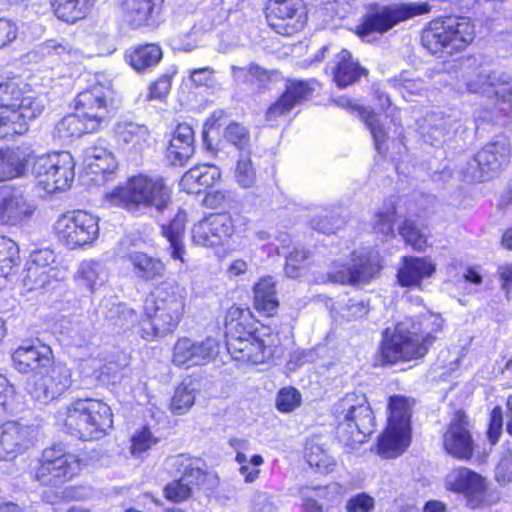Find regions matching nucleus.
Segmentation results:
<instances>
[{"label":"nucleus","mask_w":512,"mask_h":512,"mask_svg":"<svg viewBox=\"0 0 512 512\" xmlns=\"http://www.w3.org/2000/svg\"><path fill=\"white\" fill-rule=\"evenodd\" d=\"M444 319L439 314L425 313L417 321L406 319L382 336L380 359L383 364H395L424 357L441 332Z\"/></svg>","instance_id":"f257e3e1"},{"label":"nucleus","mask_w":512,"mask_h":512,"mask_svg":"<svg viewBox=\"0 0 512 512\" xmlns=\"http://www.w3.org/2000/svg\"><path fill=\"white\" fill-rule=\"evenodd\" d=\"M110 87L94 85L77 95L75 114L63 117L54 128V136L61 140L78 138L84 133H93L108 125L111 99Z\"/></svg>","instance_id":"f03ea898"},{"label":"nucleus","mask_w":512,"mask_h":512,"mask_svg":"<svg viewBox=\"0 0 512 512\" xmlns=\"http://www.w3.org/2000/svg\"><path fill=\"white\" fill-rule=\"evenodd\" d=\"M186 290L176 283L164 282L145 301L147 322L141 328L143 339L152 341L172 333L185 310Z\"/></svg>","instance_id":"7ed1b4c3"},{"label":"nucleus","mask_w":512,"mask_h":512,"mask_svg":"<svg viewBox=\"0 0 512 512\" xmlns=\"http://www.w3.org/2000/svg\"><path fill=\"white\" fill-rule=\"evenodd\" d=\"M57 424L70 435L84 441L99 440L113 428V413L102 400L77 399L61 408Z\"/></svg>","instance_id":"20e7f679"},{"label":"nucleus","mask_w":512,"mask_h":512,"mask_svg":"<svg viewBox=\"0 0 512 512\" xmlns=\"http://www.w3.org/2000/svg\"><path fill=\"white\" fill-rule=\"evenodd\" d=\"M44 108L43 98L23 95L19 81L0 82V139L24 134L29 121L40 116Z\"/></svg>","instance_id":"39448f33"},{"label":"nucleus","mask_w":512,"mask_h":512,"mask_svg":"<svg viewBox=\"0 0 512 512\" xmlns=\"http://www.w3.org/2000/svg\"><path fill=\"white\" fill-rule=\"evenodd\" d=\"M171 193L162 177L138 174L128 178L125 185L113 190L109 199L127 210L144 207L163 212L171 204Z\"/></svg>","instance_id":"423d86ee"},{"label":"nucleus","mask_w":512,"mask_h":512,"mask_svg":"<svg viewBox=\"0 0 512 512\" xmlns=\"http://www.w3.org/2000/svg\"><path fill=\"white\" fill-rule=\"evenodd\" d=\"M475 37L474 25L466 17L437 18L423 29L421 42L431 54L442 56L463 51Z\"/></svg>","instance_id":"0eeeda50"},{"label":"nucleus","mask_w":512,"mask_h":512,"mask_svg":"<svg viewBox=\"0 0 512 512\" xmlns=\"http://www.w3.org/2000/svg\"><path fill=\"white\" fill-rule=\"evenodd\" d=\"M336 435L345 445L362 443L373 433L375 418L364 394H346L336 405Z\"/></svg>","instance_id":"6e6552de"},{"label":"nucleus","mask_w":512,"mask_h":512,"mask_svg":"<svg viewBox=\"0 0 512 512\" xmlns=\"http://www.w3.org/2000/svg\"><path fill=\"white\" fill-rule=\"evenodd\" d=\"M32 174L47 193L70 188L75 176V162L67 151L54 152L34 158Z\"/></svg>","instance_id":"1a4fd4ad"},{"label":"nucleus","mask_w":512,"mask_h":512,"mask_svg":"<svg viewBox=\"0 0 512 512\" xmlns=\"http://www.w3.org/2000/svg\"><path fill=\"white\" fill-rule=\"evenodd\" d=\"M382 269L379 252L372 248H360L351 254L349 262H333L328 277L339 284L368 283L376 278Z\"/></svg>","instance_id":"9d476101"},{"label":"nucleus","mask_w":512,"mask_h":512,"mask_svg":"<svg viewBox=\"0 0 512 512\" xmlns=\"http://www.w3.org/2000/svg\"><path fill=\"white\" fill-rule=\"evenodd\" d=\"M430 10L431 6L428 2L382 6L364 18L363 22L357 27V34L361 38H366L374 32L382 34L398 23L427 14Z\"/></svg>","instance_id":"9b49d317"},{"label":"nucleus","mask_w":512,"mask_h":512,"mask_svg":"<svg viewBox=\"0 0 512 512\" xmlns=\"http://www.w3.org/2000/svg\"><path fill=\"white\" fill-rule=\"evenodd\" d=\"M59 241L70 248L94 242L99 235V218L84 210L61 215L54 224Z\"/></svg>","instance_id":"f8f14e48"},{"label":"nucleus","mask_w":512,"mask_h":512,"mask_svg":"<svg viewBox=\"0 0 512 512\" xmlns=\"http://www.w3.org/2000/svg\"><path fill=\"white\" fill-rule=\"evenodd\" d=\"M82 468V460L67 453L61 445H54L43 452V459L36 478L43 485H60L77 475Z\"/></svg>","instance_id":"ddd939ff"},{"label":"nucleus","mask_w":512,"mask_h":512,"mask_svg":"<svg viewBox=\"0 0 512 512\" xmlns=\"http://www.w3.org/2000/svg\"><path fill=\"white\" fill-rule=\"evenodd\" d=\"M446 490L464 497L471 509L488 504V482L479 473L463 466L450 470L444 478Z\"/></svg>","instance_id":"4468645a"},{"label":"nucleus","mask_w":512,"mask_h":512,"mask_svg":"<svg viewBox=\"0 0 512 512\" xmlns=\"http://www.w3.org/2000/svg\"><path fill=\"white\" fill-rule=\"evenodd\" d=\"M266 18L276 33L287 36L302 30L307 21L302 0H269Z\"/></svg>","instance_id":"2eb2a0df"},{"label":"nucleus","mask_w":512,"mask_h":512,"mask_svg":"<svg viewBox=\"0 0 512 512\" xmlns=\"http://www.w3.org/2000/svg\"><path fill=\"white\" fill-rule=\"evenodd\" d=\"M277 341L276 335L261 331L243 340L233 339L226 345L234 360L243 363L262 364L276 353Z\"/></svg>","instance_id":"dca6fc26"},{"label":"nucleus","mask_w":512,"mask_h":512,"mask_svg":"<svg viewBox=\"0 0 512 512\" xmlns=\"http://www.w3.org/2000/svg\"><path fill=\"white\" fill-rule=\"evenodd\" d=\"M218 353L219 342L212 337H206L201 341L181 337L174 344L172 362L178 367L189 369L210 363Z\"/></svg>","instance_id":"f3484780"},{"label":"nucleus","mask_w":512,"mask_h":512,"mask_svg":"<svg viewBox=\"0 0 512 512\" xmlns=\"http://www.w3.org/2000/svg\"><path fill=\"white\" fill-rule=\"evenodd\" d=\"M35 210V205L19 188L0 187V225L20 226L31 219Z\"/></svg>","instance_id":"a211bd4d"},{"label":"nucleus","mask_w":512,"mask_h":512,"mask_svg":"<svg viewBox=\"0 0 512 512\" xmlns=\"http://www.w3.org/2000/svg\"><path fill=\"white\" fill-rule=\"evenodd\" d=\"M466 88L471 93L495 96L501 104H507L512 111V80L503 72L482 70L466 80Z\"/></svg>","instance_id":"6ab92c4d"},{"label":"nucleus","mask_w":512,"mask_h":512,"mask_svg":"<svg viewBox=\"0 0 512 512\" xmlns=\"http://www.w3.org/2000/svg\"><path fill=\"white\" fill-rule=\"evenodd\" d=\"M443 447L448 455L457 460L468 461L473 457L474 441L467 419L461 411L455 413L443 434Z\"/></svg>","instance_id":"aec40b11"},{"label":"nucleus","mask_w":512,"mask_h":512,"mask_svg":"<svg viewBox=\"0 0 512 512\" xmlns=\"http://www.w3.org/2000/svg\"><path fill=\"white\" fill-rule=\"evenodd\" d=\"M55 255L49 249L31 253L22 276V286L27 292L44 288L56 277Z\"/></svg>","instance_id":"412c9836"},{"label":"nucleus","mask_w":512,"mask_h":512,"mask_svg":"<svg viewBox=\"0 0 512 512\" xmlns=\"http://www.w3.org/2000/svg\"><path fill=\"white\" fill-rule=\"evenodd\" d=\"M458 126V120L455 116L441 111H432L427 113L420 122L419 133L426 143L439 146L446 141Z\"/></svg>","instance_id":"4be33fe9"},{"label":"nucleus","mask_w":512,"mask_h":512,"mask_svg":"<svg viewBox=\"0 0 512 512\" xmlns=\"http://www.w3.org/2000/svg\"><path fill=\"white\" fill-rule=\"evenodd\" d=\"M52 350L44 344L20 346L12 354L15 368L21 373L42 374L52 364Z\"/></svg>","instance_id":"5701e85b"},{"label":"nucleus","mask_w":512,"mask_h":512,"mask_svg":"<svg viewBox=\"0 0 512 512\" xmlns=\"http://www.w3.org/2000/svg\"><path fill=\"white\" fill-rule=\"evenodd\" d=\"M31 428L16 421L0 426V460H12L31 444Z\"/></svg>","instance_id":"b1692460"},{"label":"nucleus","mask_w":512,"mask_h":512,"mask_svg":"<svg viewBox=\"0 0 512 512\" xmlns=\"http://www.w3.org/2000/svg\"><path fill=\"white\" fill-rule=\"evenodd\" d=\"M70 384V369L63 365H55L48 374L41 376L34 382L31 393L38 401L48 402L64 393Z\"/></svg>","instance_id":"393cba45"},{"label":"nucleus","mask_w":512,"mask_h":512,"mask_svg":"<svg viewBox=\"0 0 512 512\" xmlns=\"http://www.w3.org/2000/svg\"><path fill=\"white\" fill-rule=\"evenodd\" d=\"M33 154L27 144L0 149V182L22 177Z\"/></svg>","instance_id":"a878e982"},{"label":"nucleus","mask_w":512,"mask_h":512,"mask_svg":"<svg viewBox=\"0 0 512 512\" xmlns=\"http://www.w3.org/2000/svg\"><path fill=\"white\" fill-rule=\"evenodd\" d=\"M114 131L118 145L129 154L140 155L149 145L150 133L144 125L122 121L115 125Z\"/></svg>","instance_id":"bb28decb"},{"label":"nucleus","mask_w":512,"mask_h":512,"mask_svg":"<svg viewBox=\"0 0 512 512\" xmlns=\"http://www.w3.org/2000/svg\"><path fill=\"white\" fill-rule=\"evenodd\" d=\"M162 0H122L124 20L134 28L154 26L158 20V6Z\"/></svg>","instance_id":"cd10ccee"},{"label":"nucleus","mask_w":512,"mask_h":512,"mask_svg":"<svg viewBox=\"0 0 512 512\" xmlns=\"http://www.w3.org/2000/svg\"><path fill=\"white\" fill-rule=\"evenodd\" d=\"M194 131L186 123L179 124L169 142L166 158L172 165H184L194 153Z\"/></svg>","instance_id":"c85d7f7f"},{"label":"nucleus","mask_w":512,"mask_h":512,"mask_svg":"<svg viewBox=\"0 0 512 512\" xmlns=\"http://www.w3.org/2000/svg\"><path fill=\"white\" fill-rule=\"evenodd\" d=\"M127 261L133 276L141 281L152 282L166 274L165 263L145 252L133 251L128 254Z\"/></svg>","instance_id":"c756f323"},{"label":"nucleus","mask_w":512,"mask_h":512,"mask_svg":"<svg viewBox=\"0 0 512 512\" xmlns=\"http://www.w3.org/2000/svg\"><path fill=\"white\" fill-rule=\"evenodd\" d=\"M227 343L235 340H243L255 334L266 331L265 328L258 329L249 310L232 307L229 309L226 319Z\"/></svg>","instance_id":"7c9ffc66"},{"label":"nucleus","mask_w":512,"mask_h":512,"mask_svg":"<svg viewBox=\"0 0 512 512\" xmlns=\"http://www.w3.org/2000/svg\"><path fill=\"white\" fill-rule=\"evenodd\" d=\"M435 270V264L428 258L404 257L397 274L398 282L403 287H416L423 279L431 277Z\"/></svg>","instance_id":"2f4dec72"},{"label":"nucleus","mask_w":512,"mask_h":512,"mask_svg":"<svg viewBox=\"0 0 512 512\" xmlns=\"http://www.w3.org/2000/svg\"><path fill=\"white\" fill-rule=\"evenodd\" d=\"M510 158V144L506 139L490 142L477 153V161L482 164L490 177L499 172L508 164Z\"/></svg>","instance_id":"473e14b6"},{"label":"nucleus","mask_w":512,"mask_h":512,"mask_svg":"<svg viewBox=\"0 0 512 512\" xmlns=\"http://www.w3.org/2000/svg\"><path fill=\"white\" fill-rule=\"evenodd\" d=\"M83 163L88 173L102 175L103 181L117 168L113 153L102 145H93L85 149Z\"/></svg>","instance_id":"72a5a7b5"},{"label":"nucleus","mask_w":512,"mask_h":512,"mask_svg":"<svg viewBox=\"0 0 512 512\" xmlns=\"http://www.w3.org/2000/svg\"><path fill=\"white\" fill-rule=\"evenodd\" d=\"M220 178V170L215 165L201 164L188 170L180 180L183 191L194 194L200 193Z\"/></svg>","instance_id":"f704fd0d"},{"label":"nucleus","mask_w":512,"mask_h":512,"mask_svg":"<svg viewBox=\"0 0 512 512\" xmlns=\"http://www.w3.org/2000/svg\"><path fill=\"white\" fill-rule=\"evenodd\" d=\"M164 466L172 476H180V479L187 480L189 483H199L204 477L202 461L187 454L168 457Z\"/></svg>","instance_id":"c9c22d12"},{"label":"nucleus","mask_w":512,"mask_h":512,"mask_svg":"<svg viewBox=\"0 0 512 512\" xmlns=\"http://www.w3.org/2000/svg\"><path fill=\"white\" fill-rule=\"evenodd\" d=\"M186 224V213L179 210L174 218L168 225H162V234L169 242L168 251L174 260H179L181 263L185 262L184 256L186 254L185 245L183 242Z\"/></svg>","instance_id":"e433bc0d"},{"label":"nucleus","mask_w":512,"mask_h":512,"mask_svg":"<svg viewBox=\"0 0 512 512\" xmlns=\"http://www.w3.org/2000/svg\"><path fill=\"white\" fill-rule=\"evenodd\" d=\"M364 74L366 70L353 60L348 50L342 49L336 56V65L333 69V79L337 86L345 88L355 83Z\"/></svg>","instance_id":"4c0bfd02"},{"label":"nucleus","mask_w":512,"mask_h":512,"mask_svg":"<svg viewBox=\"0 0 512 512\" xmlns=\"http://www.w3.org/2000/svg\"><path fill=\"white\" fill-rule=\"evenodd\" d=\"M275 286L274 279L267 276L261 278L253 287L254 307L268 317L273 316L279 306Z\"/></svg>","instance_id":"58836bf2"},{"label":"nucleus","mask_w":512,"mask_h":512,"mask_svg":"<svg viewBox=\"0 0 512 512\" xmlns=\"http://www.w3.org/2000/svg\"><path fill=\"white\" fill-rule=\"evenodd\" d=\"M410 443V432L387 426L378 439V454L384 458H395L402 454Z\"/></svg>","instance_id":"ea45409f"},{"label":"nucleus","mask_w":512,"mask_h":512,"mask_svg":"<svg viewBox=\"0 0 512 512\" xmlns=\"http://www.w3.org/2000/svg\"><path fill=\"white\" fill-rule=\"evenodd\" d=\"M125 57L133 69L141 72L157 66L163 57V52L159 45L151 43L129 49Z\"/></svg>","instance_id":"a19ab883"},{"label":"nucleus","mask_w":512,"mask_h":512,"mask_svg":"<svg viewBox=\"0 0 512 512\" xmlns=\"http://www.w3.org/2000/svg\"><path fill=\"white\" fill-rule=\"evenodd\" d=\"M93 0H51V6L58 19L74 23L83 19L90 11Z\"/></svg>","instance_id":"79ce46f5"},{"label":"nucleus","mask_w":512,"mask_h":512,"mask_svg":"<svg viewBox=\"0 0 512 512\" xmlns=\"http://www.w3.org/2000/svg\"><path fill=\"white\" fill-rule=\"evenodd\" d=\"M108 277L105 265L95 260L83 261L77 271V280L90 292L104 285Z\"/></svg>","instance_id":"37998d69"},{"label":"nucleus","mask_w":512,"mask_h":512,"mask_svg":"<svg viewBox=\"0 0 512 512\" xmlns=\"http://www.w3.org/2000/svg\"><path fill=\"white\" fill-rule=\"evenodd\" d=\"M388 410L387 426L410 432L411 405L408 399L400 395L391 396Z\"/></svg>","instance_id":"c03bdc74"},{"label":"nucleus","mask_w":512,"mask_h":512,"mask_svg":"<svg viewBox=\"0 0 512 512\" xmlns=\"http://www.w3.org/2000/svg\"><path fill=\"white\" fill-rule=\"evenodd\" d=\"M359 115L366 124V126L368 127L372 135L375 149L379 154L384 153L386 151L385 144L388 136L378 116L376 115V113H374V111L370 110L368 107L360 108Z\"/></svg>","instance_id":"a18cd8bd"},{"label":"nucleus","mask_w":512,"mask_h":512,"mask_svg":"<svg viewBox=\"0 0 512 512\" xmlns=\"http://www.w3.org/2000/svg\"><path fill=\"white\" fill-rule=\"evenodd\" d=\"M305 456L307 463L322 474L332 472L336 466L334 458L318 444H308Z\"/></svg>","instance_id":"49530a36"},{"label":"nucleus","mask_w":512,"mask_h":512,"mask_svg":"<svg viewBox=\"0 0 512 512\" xmlns=\"http://www.w3.org/2000/svg\"><path fill=\"white\" fill-rule=\"evenodd\" d=\"M195 401V388L191 381L182 382L171 399L170 409L174 414L183 415L190 410Z\"/></svg>","instance_id":"de8ad7c7"},{"label":"nucleus","mask_w":512,"mask_h":512,"mask_svg":"<svg viewBox=\"0 0 512 512\" xmlns=\"http://www.w3.org/2000/svg\"><path fill=\"white\" fill-rule=\"evenodd\" d=\"M43 52L47 56L56 57L65 64H72L82 57L80 50L73 48L67 42H59L57 40L45 42Z\"/></svg>","instance_id":"09e8293b"},{"label":"nucleus","mask_w":512,"mask_h":512,"mask_svg":"<svg viewBox=\"0 0 512 512\" xmlns=\"http://www.w3.org/2000/svg\"><path fill=\"white\" fill-rule=\"evenodd\" d=\"M207 218L215 237L218 238L219 246L227 243L235 232L232 216L228 213H215L210 214Z\"/></svg>","instance_id":"8fccbe9b"},{"label":"nucleus","mask_w":512,"mask_h":512,"mask_svg":"<svg viewBox=\"0 0 512 512\" xmlns=\"http://www.w3.org/2000/svg\"><path fill=\"white\" fill-rule=\"evenodd\" d=\"M317 84L315 80H288L283 93L292 101V105L295 107L312 96Z\"/></svg>","instance_id":"3c124183"},{"label":"nucleus","mask_w":512,"mask_h":512,"mask_svg":"<svg viewBox=\"0 0 512 512\" xmlns=\"http://www.w3.org/2000/svg\"><path fill=\"white\" fill-rule=\"evenodd\" d=\"M396 215V207L392 201L384 203L376 212L374 218L373 229L375 233L384 237L393 235L394 221Z\"/></svg>","instance_id":"603ef678"},{"label":"nucleus","mask_w":512,"mask_h":512,"mask_svg":"<svg viewBox=\"0 0 512 512\" xmlns=\"http://www.w3.org/2000/svg\"><path fill=\"white\" fill-rule=\"evenodd\" d=\"M19 250L16 243L7 238L0 237V277H6L12 267L17 264Z\"/></svg>","instance_id":"864d4df0"},{"label":"nucleus","mask_w":512,"mask_h":512,"mask_svg":"<svg viewBox=\"0 0 512 512\" xmlns=\"http://www.w3.org/2000/svg\"><path fill=\"white\" fill-rule=\"evenodd\" d=\"M192 240L196 245L203 247H217L218 238L215 237L208 218L196 223L192 228Z\"/></svg>","instance_id":"5fc2aeb1"},{"label":"nucleus","mask_w":512,"mask_h":512,"mask_svg":"<svg viewBox=\"0 0 512 512\" xmlns=\"http://www.w3.org/2000/svg\"><path fill=\"white\" fill-rule=\"evenodd\" d=\"M235 180L239 186L250 188L256 181V171L252 161L247 156H241L235 168Z\"/></svg>","instance_id":"6e6d98bb"},{"label":"nucleus","mask_w":512,"mask_h":512,"mask_svg":"<svg viewBox=\"0 0 512 512\" xmlns=\"http://www.w3.org/2000/svg\"><path fill=\"white\" fill-rule=\"evenodd\" d=\"M301 394L293 387L282 388L276 397V408L283 413H289L300 406Z\"/></svg>","instance_id":"4d7b16f0"},{"label":"nucleus","mask_w":512,"mask_h":512,"mask_svg":"<svg viewBox=\"0 0 512 512\" xmlns=\"http://www.w3.org/2000/svg\"><path fill=\"white\" fill-rule=\"evenodd\" d=\"M157 443L158 438L147 427H143L133 435L130 451L132 455L139 456Z\"/></svg>","instance_id":"13d9d810"},{"label":"nucleus","mask_w":512,"mask_h":512,"mask_svg":"<svg viewBox=\"0 0 512 512\" xmlns=\"http://www.w3.org/2000/svg\"><path fill=\"white\" fill-rule=\"evenodd\" d=\"M16 397L13 385L7 378L0 375V418L8 413H13L17 407L15 405Z\"/></svg>","instance_id":"bf43d9fd"},{"label":"nucleus","mask_w":512,"mask_h":512,"mask_svg":"<svg viewBox=\"0 0 512 512\" xmlns=\"http://www.w3.org/2000/svg\"><path fill=\"white\" fill-rule=\"evenodd\" d=\"M399 233L405 242L413 247V249L421 251L423 250L426 237L418 229L415 223L411 220H405L402 226L399 228Z\"/></svg>","instance_id":"052dcab7"},{"label":"nucleus","mask_w":512,"mask_h":512,"mask_svg":"<svg viewBox=\"0 0 512 512\" xmlns=\"http://www.w3.org/2000/svg\"><path fill=\"white\" fill-rule=\"evenodd\" d=\"M404 98L410 95H418L424 89L423 82L408 77V72H402L399 76L389 81Z\"/></svg>","instance_id":"680f3d73"},{"label":"nucleus","mask_w":512,"mask_h":512,"mask_svg":"<svg viewBox=\"0 0 512 512\" xmlns=\"http://www.w3.org/2000/svg\"><path fill=\"white\" fill-rule=\"evenodd\" d=\"M224 137L241 151L249 147L250 137L248 130L238 123L229 124L225 129Z\"/></svg>","instance_id":"e2e57ef3"},{"label":"nucleus","mask_w":512,"mask_h":512,"mask_svg":"<svg viewBox=\"0 0 512 512\" xmlns=\"http://www.w3.org/2000/svg\"><path fill=\"white\" fill-rule=\"evenodd\" d=\"M189 482H184L183 479H177L167 484L164 488L165 497L175 503H179L190 498L192 489Z\"/></svg>","instance_id":"0e129e2a"},{"label":"nucleus","mask_w":512,"mask_h":512,"mask_svg":"<svg viewBox=\"0 0 512 512\" xmlns=\"http://www.w3.org/2000/svg\"><path fill=\"white\" fill-rule=\"evenodd\" d=\"M463 179L467 182H482L490 178L482 164L477 161V154L461 168Z\"/></svg>","instance_id":"69168bd1"},{"label":"nucleus","mask_w":512,"mask_h":512,"mask_svg":"<svg viewBox=\"0 0 512 512\" xmlns=\"http://www.w3.org/2000/svg\"><path fill=\"white\" fill-rule=\"evenodd\" d=\"M374 508V498L366 493L356 494L346 503V510L348 512H372Z\"/></svg>","instance_id":"338daca9"},{"label":"nucleus","mask_w":512,"mask_h":512,"mask_svg":"<svg viewBox=\"0 0 512 512\" xmlns=\"http://www.w3.org/2000/svg\"><path fill=\"white\" fill-rule=\"evenodd\" d=\"M495 479L501 485L512 482V452L510 450L503 454L496 466Z\"/></svg>","instance_id":"774afa93"}]
</instances>
